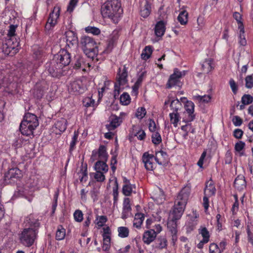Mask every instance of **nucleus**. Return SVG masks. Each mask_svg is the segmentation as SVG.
I'll return each instance as SVG.
<instances>
[{"mask_svg":"<svg viewBox=\"0 0 253 253\" xmlns=\"http://www.w3.org/2000/svg\"><path fill=\"white\" fill-rule=\"evenodd\" d=\"M101 12L104 18H108L113 23H118L123 13L121 1L119 0H107L102 5Z\"/></svg>","mask_w":253,"mask_h":253,"instance_id":"f257e3e1","label":"nucleus"},{"mask_svg":"<svg viewBox=\"0 0 253 253\" xmlns=\"http://www.w3.org/2000/svg\"><path fill=\"white\" fill-rule=\"evenodd\" d=\"M37 117L34 114L26 113L20 125L21 133L26 136L34 135V130L39 126Z\"/></svg>","mask_w":253,"mask_h":253,"instance_id":"f03ea898","label":"nucleus"},{"mask_svg":"<svg viewBox=\"0 0 253 253\" xmlns=\"http://www.w3.org/2000/svg\"><path fill=\"white\" fill-rule=\"evenodd\" d=\"M79 44L84 53L89 58L93 59L98 53L96 42L89 36H84L80 38Z\"/></svg>","mask_w":253,"mask_h":253,"instance_id":"7ed1b4c3","label":"nucleus"},{"mask_svg":"<svg viewBox=\"0 0 253 253\" xmlns=\"http://www.w3.org/2000/svg\"><path fill=\"white\" fill-rule=\"evenodd\" d=\"M38 230L33 228H26L18 234L19 243L26 247L33 246L37 239Z\"/></svg>","mask_w":253,"mask_h":253,"instance_id":"20e7f679","label":"nucleus"},{"mask_svg":"<svg viewBox=\"0 0 253 253\" xmlns=\"http://www.w3.org/2000/svg\"><path fill=\"white\" fill-rule=\"evenodd\" d=\"M45 70L53 78H60L68 73V68L63 67L55 60L49 61L45 64Z\"/></svg>","mask_w":253,"mask_h":253,"instance_id":"39448f33","label":"nucleus"},{"mask_svg":"<svg viewBox=\"0 0 253 253\" xmlns=\"http://www.w3.org/2000/svg\"><path fill=\"white\" fill-rule=\"evenodd\" d=\"M19 46V39H16V37L8 38L2 43L1 49L5 54L9 55L11 52L15 53L18 52Z\"/></svg>","mask_w":253,"mask_h":253,"instance_id":"423d86ee","label":"nucleus"},{"mask_svg":"<svg viewBox=\"0 0 253 253\" xmlns=\"http://www.w3.org/2000/svg\"><path fill=\"white\" fill-rule=\"evenodd\" d=\"M22 177L21 170L17 168H12L4 174L3 181L5 184L15 183Z\"/></svg>","mask_w":253,"mask_h":253,"instance_id":"0eeeda50","label":"nucleus"},{"mask_svg":"<svg viewBox=\"0 0 253 253\" xmlns=\"http://www.w3.org/2000/svg\"><path fill=\"white\" fill-rule=\"evenodd\" d=\"M186 205L185 200L180 201L176 199L172 211L169 215V218L177 220L179 219L183 213Z\"/></svg>","mask_w":253,"mask_h":253,"instance_id":"6e6552de","label":"nucleus"},{"mask_svg":"<svg viewBox=\"0 0 253 253\" xmlns=\"http://www.w3.org/2000/svg\"><path fill=\"white\" fill-rule=\"evenodd\" d=\"M186 73V71L180 72L177 68H175L173 73L169 76L166 84V87L167 88H171L175 85L179 86L180 84L179 79L182 77L185 76Z\"/></svg>","mask_w":253,"mask_h":253,"instance_id":"1a4fd4ad","label":"nucleus"},{"mask_svg":"<svg viewBox=\"0 0 253 253\" xmlns=\"http://www.w3.org/2000/svg\"><path fill=\"white\" fill-rule=\"evenodd\" d=\"M71 54L68 51L67 48L63 49L60 50L57 55L55 61L63 67L67 68V66L71 62Z\"/></svg>","mask_w":253,"mask_h":253,"instance_id":"9d476101","label":"nucleus"},{"mask_svg":"<svg viewBox=\"0 0 253 253\" xmlns=\"http://www.w3.org/2000/svg\"><path fill=\"white\" fill-rule=\"evenodd\" d=\"M60 9L59 7H54L50 13L49 17L45 26L46 30H50L57 24V20L60 15Z\"/></svg>","mask_w":253,"mask_h":253,"instance_id":"9b49d317","label":"nucleus"},{"mask_svg":"<svg viewBox=\"0 0 253 253\" xmlns=\"http://www.w3.org/2000/svg\"><path fill=\"white\" fill-rule=\"evenodd\" d=\"M66 39V48L76 47L79 44V40L77 34L73 31L69 30L65 32Z\"/></svg>","mask_w":253,"mask_h":253,"instance_id":"f8f14e48","label":"nucleus"},{"mask_svg":"<svg viewBox=\"0 0 253 253\" xmlns=\"http://www.w3.org/2000/svg\"><path fill=\"white\" fill-rule=\"evenodd\" d=\"M68 90L73 93H82L84 90L83 82L80 80H76L71 82L68 86Z\"/></svg>","mask_w":253,"mask_h":253,"instance_id":"ddd939ff","label":"nucleus"},{"mask_svg":"<svg viewBox=\"0 0 253 253\" xmlns=\"http://www.w3.org/2000/svg\"><path fill=\"white\" fill-rule=\"evenodd\" d=\"M154 158L153 155L149 154L148 152L143 154L142 160L147 170L152 171L155 168L156 164L153 162Z\"/></svg>","mask_w":253,"mask_h":253,"instance_id":"4468645a","label":"nucleus"},{"mask_svg":"<svg viewBox=\"0 0 253 253\" xmlns=\"http://www.w3.org/2000/svg\"><path fill=\"white\" fill-rule=\"evenodd\" d=\"M110 124L106 126L109 130H113L121 125L122 122V118L115 115H112L110 117Z\"/></svg>","mask_w":253,"mask_h":253,"instance_id":"2eb2a0df","label":"nucleus"},{"mask_svg":"<svg viewBox=\"0 0 253 253\" xmlns=\"http://www.w3.org/2000/svg\"><path fill=\"white\" fill-rule=\"evenodd\" d=\"M166 23L163 20L157 22L154 28L155 35L157 37H162L166 31Z\"/></svg>","mask_w":253,"mask_h":253,"instance_id":"dca6fc26","label":"nucleus"},{"mask_svg":"<svg viewBox=\"0 0 253 253\" xmlns=\"http://www.w3.org/2000/svg\"><path fill=\"white\" fill-rule=\"evenodd\" d=\"M131 211V208L130 204L129 198H124L123 204V211L121 218L123 219L127 218L128 216V213L130 212Z\"/></svg>","mask_w":253,"mask_h":253,"instance_id":"f3484780","label":"nucleus"},{"mask_svg":"<svg viewBox=\"0 0 253 253\" xmlns=\"http://www.w3.org/2000/svg\"><path fill=\"white\" fill-rule=\"evenodd\" d=\"M91 66V63L86 62L83 57L77 56L74 64V68L76 69L82 68L84 70L85 68H90Z\"/></svg>","mask_w":253,"mask_h":253,"instance_id":"a211bd4d","label":"nucleus"},{"mask_svg":"<svg viewBox=\"0 0 253 253\" xmlns=\"http://www.w3.org/2000/svg\"><path fill=\"white\" fill-rule=\"evenodd\" d=\"M156 236L157 233L155 230L151 229L146 231L144 233L143 241L145 244L149 245L155 240Z\"/></svg>","mask_w":253,"mask_h":253,"instance_id":"6ab92c4d","label":"nucleus"},{"mask_svg":"<svg viewBox=\"0 0 253 253\" xmlns=\"http://www.w3.org/2000/svg\"><path fill=\"white\" fill-rule=\"evenodd\" d=\"M168 155L166 152L162 150L157 151L155 153V160L160 165H164L167 162Z\"/></svg>","mask_w":253,"mask_h":253,"instance_id":"aec40b11","label":"nucleus"},{"mask_svg":"<svg viewBox=\"0 0 253 253\" xmlns=\"http://www.w3.org/2000/svg\"><path fill=\"white\" fill-rule=\"evenodd\" d=\"M234 187L237 190L241 191L246 187V182L243 175H239L235 179L234 182Z\"/></svg>","mask_w":253,"mask_h":253,"instance_id":"412c9836","label":"nucleus"},{"mask_svg":"<svg viewBox=\"0 0 253 253\" xmlns=\"http://www.w3.org/2000/svg\"><path fill=\"white\" fill-rule=\"evenodd\" d=\"M131 134L136 136L139 140H144L146 138V133L144 130L140 129L136 126H132Z\"/></svg>","mask_w":253,"mask_h":253,"instance_id":"4be33fe9","label":"nucleus"},{"mask_svg":"<svg viewBox=\"0 0 253 253\" xmlns=\"http://www.w3.org/2000/svg\"><path fill=\"white\" fill-rule=\"evenodd\" d=\"M67 121L61 118L60 120L56 122L54 124V127L56 130V133L63 132L67 128Z\"/></svg>","mask_w":253,"mask_h":253,"instance_id":"5701e85b","label":"nucleus"},{"mask_svg":"<svg viewBox=\"0 0 253 253\" xmlns=\"http://www.w3.org/2000/svg\"><path fill=\"white\" fill-rule=\"evenodd\" d=\"M190 190L191 188L189 186H186L184 187L179 192L176 199L180 201H183L185 200V202L187 204V201L190 193Z\"/></svg>","mask_w":253,"mask_h":253,"instance_id":"b1692460","label":"nucleus"},{"mask_svg":"<svg viewBox=\"0 0 253 253\" xmlns=\"http://www.w3.org/2000/svg\"><path fill=\"white\" fill-rule=\"evenodd\" d=\"M25 222L27 225L29 226V228H33L34 229H37L39 227L40 223L37 219L34 218L33 214H30L26 217Z\"/></svg>","mask_w":253,"mask_h":253,"instance_id":"393cba45","label":"nucleus"},{"mask_svg":"<svg viewBox=\"0 0 253 253\" xmlns=\"http://www.w3.org/2000/svg\"><path fill=\"white\" fill-rule=\"evenodd\" d=\"M9 76L6 71L3 70H0V86H7L11 82L9 79Z\"/></svg>","mask_w":253,"mask_h":253,"instance_id":"a878e982","label":"nucleus"},{"mask_svg":"<svg viewBox=\"0 0 253 253\" xmlns=\"http://www.w3.org/2000/svg\"><path fill=\"white\" fill-rule=\"evenodd\" d=\"M94 168L96 171L105 173H106L109 169L108 166L106 164V162L103 160L97 161L94 165Z\"/></svg>","mask_w":253,"mask_h":253,"instance_id":"bb28decb","label":"nucleus"},{"mask_svg":"<svg viewBox=\"0 0 253 253\" xmlns=\"http://www.w3.org/2000/svg\"><path fill=\"white\" fill-rule=\"evenodd\" d=\"M216 189L212 181L206 183L204 189V194L208 195L209 197L213 196L215 194Z\"/></svg>","mask_w":253,"mask_h":253,"instance_id":"cd10ccee","label":"nucleus"},{"mask_svg":"<svg viewBox=\"0 0 253 253\" xmlns=\"http://www.w3.org/2000/svg\"><path fill=\"white\" fill-rule=\"evenodd\" d=\"M239 29L240 31L238 35V43L241 46H245L247 45V42L245 37L244 26L240 25L239 26Z\"/></svg>","mask_w":253,"mask_h":253,"instance_id":"c85d7f7f","label":"nucleus"},{"mask_svg":"<svg viewBox=\"0 0 253 253\" xmlns=\"http://www.w3.org/2000/svg\"><path fill=\"white\" fill-rule=\"evenodd\" d=\"M87 164H85L84 165H82L81 169L78 174L80 177L81 182H85L87 180Z\"/></svg>","mask_w":253,"mask_h":253,"instance_id":"c756f323","label":"nucleus"},{"mask_svg":"<svg viewBox=\"0 0 253 253\" xmlns=\"http://www.w3.org/2000/svg\"><path fill=\"white\" fill-rule=\"evenodd\" d=\"M144 219V215L143 213H137L135 215L133 226L137 228H140Z\"/></svg>","mask_w":253,"mask_h":253,"instance_id":"7c9ffc66","label":"nucleus"},{"mask_svg":"<svg viewBox=\"0 0 253 253\" xmlns=\"http://www.w3.org/2000/svg\"><path fill=\"white\" fill-rule=\"evenodd\" d=\"M98 155L101 160L107 161L108 155L106 151V147L103 145H101L99 147L98 150Z\"/></svg>","mask_w":253,"mask_h":253,"instance_id":"2f4dec72","label":"nucleus"},{"mask_svg":"<svg viewBox=\"0 0 253 253\" xmlns=\"http://www.w3.org/2000/svg\"><path fill=\"white\" fill-rule=\"evenodd\" d=\"M151 10V4L146 1L140 10V15L144 18L147 17L150 14Z\"/></svg>","mask_w":253,"mask_h":253,"instance_id":"473e14b6","label":"nucleus"},{"mask_svg":"<svg viewBox=\"0 0 253 253\" xmlns=\"http://www.w3.org/2000/svg\"><path fill=\"white\" fill-rule=\"evenodd\" d=\"M212 60L211 59H206L202 64L203 71L206 74H208L213 69L212 66Z\"/></svg>","mask_w":253,"mask_h":253,"instance_id":"72a5a7b5","label":"nucleus"},{"mask_svg":"<svg viewBox=\"0 0 253 253\" xmlns=\"http://www.w3.org/2000/svg\"><path fill=\"white\" fill-rule=\"evenodd\" d=\"M176 221L177 220H174L169 218L168 219V228L171 234H175L177 232Z\"/></svg>","mask_w":253,"mask_h":253,"instance_id":"f704fd0d","label":"nucleus"},{"mask_svg":"<svg viewBox=\"0 0 253 253\" xmlns=\"http://www.w3.org/2000/svg\"><path fill=\"white\" fill-rule=\"evenodd\" d=\"M152 52H153V49H152V47L151 46L148 45V46H145V47L143 50L141 54V58L143 60H147L150 57V56L152 53Z\"/></svg>","mask_w":253,"mask_h":253,"instance_id":"c9c22d12","label":"nucleus"},{"mask_svg":"<svg viewBox=\"0 0 253 253\" xmlns=\"http://www.w3.org/2000/svg\"><path fill=\"white\" fill-rule=\"evenodd\" d=\"M79 136V132L78 131H75L74 135L72 138V140L70 144V148L69 149V152L71 155L72 152L76 148V145L78 141V137Z\"/></svg>","mask_w":253,"mask_h":253,"instance_id":"e433bc0d","label":"nucleus"},{"mask_svg":"<svg viewBox=\"0 0 253 253\" xmlns=\"http://www.w3.org/2000/svg\"><path fill=\"white\" fill-rule=\"evenodd\" d=\"M170 121L175 127L178 125V123L180 120V115L178 112H172L169 114Z\"/></svg>","mask_w":253,"mask_h":253,"instance_id":"4c0bfd02","label":"nucleus"},{"mask_svg":"<svg viewBox=\"0 0 253 253\" xmlns=\"http://www.w3.org/2000/svg\"><path fill=\"white\" fill-rule=\"evenodd\" d=\"M188 12L185 10L180 12L177 17L178 22L182 25H186L188 21Z\"/></svg>","mask_w":253,"mask_h":253,"instance_id":"58836bf2","label":"nucleus"},{"mask_svg":"<svg viewBox=\"0 0 253 253\" xmlns=\"http://www.w3.org/2000/svg\"><path fill=\"white\" fill-rule=\"evenodd\" d=\"M167 246V240L165 237H159L156 240V247L162 249Z\"/></svg>","mask_w":253,"mask_h":253,"instance_id":"ea45409f","label":"nucleus"},{"mask_svg":"<svg viewBox=\"0 0 253 253\" xmlns=\"http://www.w3.org/2000/svg\"><path fill=\"white\" fill-rule=\"evenodd\" d=\"M170 107L173 112H178L182 107V104L177 99H174L170 101Z\"/></svg>","mask_w":253,"mask_h":253,"instance_id":"a19ab883","label":"nucleus"},{"mask_svg":"<svg viewBox=\"0 0 253 253\" xmlns=\"http://www.w3.org/2000/svg\"><path fill=\"white\" fill-rule=\"evenodd\" d=\"M66 234V230L65 229L62 227V225H59L58 227L56 235H55V238L57 240H62L64 239L65 236Z\"/></svg>","mask_w":253,"mask_h":253,"instance_id":"79ce46f5","label":"nucleus"},{"mask_svg":"<svg viewBox=\"0 0 253 253\" xmlns=\"http://www.w3.org/2000/svg\"><path fill=\"white\" fill-rule=\"evenodd\" d=\"M135 188L134 184L124 185L122 188L123 194L126 196H129L132 192L133 189Z\"/></svg>","mask_w":253,"mask_h":253,"instance_id":"37998d69","label":"nucleus"},{"mask_svg":"<svg viewBox=\"0 0 253 253\" xmlns=\"http://www.w3.org/2000/svg\"><path fill=\"white\" fill-rule=\"evenodd\" d=\"M127 71L126 66H124L122 72L119 75L118 82L120 84H124L127 82Z\"/></svg>","mask_w":253,"mask_h":253,"instance_id":"c03bdc74","label":"nucleus"},{"mask_svg":"<svg viewBox=\"0 0 253 253\" xmlns=\"http://www.w3.org/2000/svg\"><path fill=\"white\" fill-rule=\"evenodd\" d=\"M248 241L253 246V225L248 223L246 227Z\"/></svg>","mask_w":253,"mask_h":253,"instance_id":"a18cd8bd","label":"nucleus"},{"mask_svg":"<svg viewBox=\"0 0 253 253\" xmlns=\"http://www.w3.org/2000/svg\"><path fill=\"white\" fill-rule=\"evenodd\" d=\"M104 173L105 172L96 171L95 172L90 173V175L93 176L97 182H103L105 179V176L104 174Z\"/></svg>","mask_w":253,"mask_h":253,"instance_id":"49530a36","label":"nucleus"},{"mask_svg":"<svg viewBox=\"0 0 253 253\" xmlns=\"http://www.w3.org/2000/svg\"><path fill=\"white\" fill-rule=\"evenodd\" d=\"M118 236L122 238L127 237L129 235V229L127 227L121 226L118 228Z\"/></svg>","mask_w":253,"mask_h":253,"instance_id":"de8ad7c7","label":"nucleus"},{"mask_svg":"<svg viewBox=\"0 0 253 253\" xmlns=\"http://www.w3.org/2000/svg\"><path fill=\"white\" fill-rule=\"evenodd\" d=\"M120 102L124 105H127L130 102L129 95L126 92L123 93L120 98Z\"/></svg>","mask_w":253,"mask_h":253,"instance_id":"09e8293b","label":"nucleus"},{"mask_svg":"<svg viewBox=\"0 0 253 253\" xmlns=\"http://www.w3.org/2000/svg\"><path fill=\"white\" fill-rule=\"evenodd\" d=\"M195 99H196L200 102L207 103L210 102L211 100V96L210 95H196L194 97Z\"/></svg>","mask_w":253,"mask_h":253,"instance_id":"8fccbe9b","label":"nucleus"},{"mask_svg":"<svg viewBox=\"0 0 253 253\" xmlns=\"http://www.w3.org/2000/svg\"><path fill=\"white\" fill-rule=\"evenodd\" d=\"M17 27V25H10L9 26V29L8 30L7 37V38H11L13 37H15L16 35L15 34L16 29Z\"/></svg>","mask_w":253,"mask_h":253,"instance_id":"3c124183","label":"nucleus"},{"mask_svg":"<svg viewBox=\"0 0 253 253\" xmlns=\"http://www.w3.org/2000/svg\"><path fill=\"white\" fill-rule=\"evenodd\" d=\"M185 112L192 114L194 112L195 105L194 103L191 101H187L184 105Z\"/></svg>","mask_w":253,"mask_h":253,"instance_id":"603ef678","label":"nucleus"},{"mask_svg":"<svg viewBox=\"0 0 253 253\" xmlns=\"http://www.w3.org/2000/svg\"><path fill=\"white\" fill-rule=\"evenodd\" d=\"M241 102L244 105H249L253 102V97L250 94H244L241 98Z\"/></svg>","mask_w":253,"mask_h":253,"instance_id":"864d4df0","label":"nucleus"},{"mask_svg":"<svg viewBox=\"0 0 253 253\" xmlns=\"http://www.w3.org/2000/svg\"><path fill=\"white\" fill-rule=\"evenodd\" d=\"M146 114V110L144 107H139L137 109L135 117L138 119L141 120Z\"/></svg>","mask_w":253,"mask_h":253,"instance_id":"5fc2aeb1","label":"nucleus"},{"mask_svg":"<svg viewBox=\"0 0 253 253\" xmlns=\"http://www.w3.org/2000/svg\"><path fill=\"white\" fill-rule=\"evenodd\" d=\"M184 117L183 119V122L188 123L189 122H191L195 119V115L194 113L191 114L190 113H184Z\"/></svg>","mask_w":253,"mask_h":253,"instance_id":"6e6d98bb","label":"nucleus"},{"mask_svg":"<svg viewBox=\"0 0 253 253\" xmlns=\"http://www.w3.org/2000/svg\"><path fill=\"white\" fill-rule=\"evenodd\" d=\"M115 183L116 187H114L113 189L114 205H115L117 203V201L118 200V195H119L118 191V184L117 180L116 178Z\"/></svg>","mask_w":253,"mask_h":253,"instance_id":"4d7b16f0","label":"nucleus"},{"mask_svg":"<svg viewBox=\"0 0 253 253\" xmlns=\"http://www.w3.org/2000/svg\"><path fill=\"white\" fill-rule=\"evenodd\" d=\"M152 141L155 144H159L162 142V138L158 132H154L152 135Z\"/></svg>","mask_w":253,"mask_h":253,"instance_id":"13d9d810","label":"nucleus"},{"mask_svg":"<svg viewBox=\"0 0 253 253\" xmlns=\"http://www.w3.org/2000/svg\"><path fill=\"white\" fill-rule=\"evenodd\" d=\"M245 86L247 88L253 87V75H248L245 78Z\"/></svg>","mask_w":253,"mask_h":253,"instance_id":"bf43d9fd","label":"nucleus"},{"mask_svg":"<svg viewBox=\"0 0 253 253\" xmlns=\"http://www.w3.org/2000/svg\"><path fill=\"white\" fill-rule=\"evenodd\" d=\"M74 217L75 221L81 222L83 220V213L81 210H77L74 213Z\"/></svg>","mask_w":253,"mask_h":253,"instance_id":"052dcab7","label":"nucleus"},{"mask_svg":"<svg viewBox=\"0 0 253 253\" xmlns=\"http://www.w3.org/2000/svg\"><path fill=\"white\" fill-rule=\"evenodd\" d=\"M96 220L97 221V225L99 227H102L107 222V218L105 215L97 216Z\"/></svg>","mask_w":253,"mask_h":253,"instance_id":"680f3d73","label":"nucleus"},{"mask_svg":"<svg viewBox=\"0 0 253 253\" xmlns=\"http://www.w3.org/2000/svg\"><path fill=\"white\" fill-rule=\"evenodd\" d=\"M85 31L94 35H98L100 33V29L95 27L88 26L85 28Z\"/></svg>","mask_w":253,"mask_h":253,"instance_id":"e2e57ef3","label":"nucleus"},{"mask_svg":"<svg viewBox=\"0 0 253 253\" xmlns=\"http://www.w3.org/2000/svg\"><path fill=\"white\" fill-rule=\"evenodd\" d=\"M197 22L198 24V26L197 27V30H202L204 28L205 24L204 17L199 16L197 18Z\"/></svg>","mask_w":253,"mask_h":253,"instance_id":"0e129e2a","label":"nucleus"},{"mask_svg":"<svg viewBox=\"0 0 253 253\" xmlns=\"http://www.w3.org/2000/svg\"><path fill=\"white\" fill-rule=\"evenodd\" d=\"M114 42L112 39L109 40L107 44V46L105 50L103 51V53L108 54L111 52L114 47Z\"/></svg>","mask_w":253,"mask_h":253,"instance_id":"69168bd1","label":"nucleus"},{"mask_svg":"<svg viewBox=\"0 0 253 253\" xmlns=\"http://www.w3.org/2000/svg\"><path fill=\"white\" fill-rule=\"evenodd\" d=\"M210 253H221V251L218 246L215 243H211L209 247Z\"/></svg>","mask_w":253,"mask_h":253,"instance_id":"338daca9","label":"nucleus"},{"mask_svg":"<svg viewBox=\"0 0 253 253\" xmlns=\"http://www.w3.org/2000/svg\"><path fill=\"white\" fill-rule=\"evenodd\" d=\"M83 104L86 107H94L95 101L89 97H86L84 99Z\"/></svg>","mask_w":253,"mask_h":253,"instance_id":"774afa93","label":"nucleus"}]
</instances>
